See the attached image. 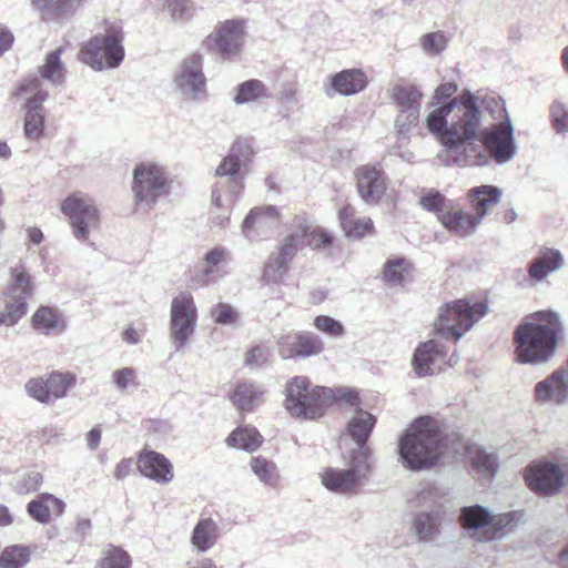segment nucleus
I'll list each match as a JSON object with an SVG mask.
<instances>
[{"label": "nucleus", "mask_w": 568, "mask_h": 568, "mask_svg": "<svg viewBox=\"0 0 568 568\" xmlns=\"http://www.w3.org/2000/svg\"><path fill=\"white\" fill-rule=\"evenodd\" d=\"M427 131L445 149L439 156L447 165L473 168L510 162L517 154L515 128L505 101L481 91L463 93L430 110L424 121Z\"/></svg>", "instance_id": "f257e3e1"}, {"label": "nucleus", "mask_w": 568, "mask_h": 568, "mask_svg": "<svg viewBox=\"0 0 568 568\" xmlns=\"http://www.w3.org/2000/svg\"><path fill=\"white\" fill-rule=\"evenodd\" d=\"M564 332L559 313L545 310L530 314L514 333L516 361L529 365L546 364L554 357Z\"/></svg>", "instance_id": "f03ea898"}, {"label": "nucleus", "mask_w": 568, "mask_h": 568, "mask_svg": "<svg viewBox=\"0 0 568 568\" xmlns=\"http://www.w3.org/2000/svg\"><path fill=\"white\" fill-rule=\"evenodd\" d=\"M445 448L438 420L430 416H420L399 439V460L412 470L430 468L438 463Z\"/></svg>", "instance_id": "7ed1b4c3"}, {"label": "nucleus", "mask_w": 568, "mask_h": 568, "mask_svg": "<svg viewBox=\"0 0 568 568\" xmlns=\"http://www.w3.org/2000/svg\"><path fill=\"white\" fill-rule=\"evenodd\" d=\"M284 408L295 418H320L334 398L333 390L327 387L312 386L305 376L288 379L284 388Z\"/></svg>", "instance_id": "20e7f679"}, {"label": "nucleus", "mask_w": 568, "mask_h": 568, "mask_svg": "<svg viewBox=\"0 0 568 568\" xmlns=\"http://www.w3.org/2000/svg\"><path fill=\"white\" fill-rule=\"evenodd\" d=\"M123 39L122 28L109 24L82 44L79 60L97 71L118 68L124 59Z\"/></svg>", "instance_id": "39448f33"}, {"label": "nucleus", "mask_w": 568, "mask_h": 568, "mask_svg": "<svg viewBox=\"0 0 568 568\" xmlns=\"http://www.w3.org/2000/svg\"><path fill=\"white\" fill-rule=\"evenodd\" d=\"M171 182L163 165L142 162L133 170L132 192L138 212L146 213L158 200L169 193Z\"/></svg>", "instance_id": "423d86ee"}, {"label": "nucleus", "mask_w": 568, "mask_h": 568, "mask_svg": "<svg viewBox=\"0 0 568 568\" xmlns=\"http://www.w3.org/2000/svg\"><path fill=\"white\" fill-rule=\"evenodd\" d=\"M487 313L484 302L470 304L458 300L443 305L434 323L435 333L446 339L458 341Z\"/></svg>", "instance_id": "0eeeda50"}, {"label": "nucleus", "mask_w": 568, "mask_h": 568, "mask_svg": "<svg viewBox=\"0 0 568 568\" xmlns=\"http://www.w3.org/2000/svg\"><path fill=\"white\" fill-rule=\"evenodd\" d=\"M519 518L518 511L494 515L480 505L464 507L459 515V521L467 535L480 542L496 539L504 529H513Z\"/></svg>", "instance_id": "6e6552de"}, {"label": "nucleus", "mask_w": 568, "mask_h": 568, "mask_svg": "<svg viewBox=\"0 0 568 568\" xmlns=\"http://www.w3.org/2000/svg\"><path fill=\"white\" fill-rule=\"evenodd\" d=\"M60 210L68 219L72 234L78 241L87 242L90 232L100 226V210L95 201L85 193H71L62 201Z\"/></svg>", "instance_id": "1a4fd4ad"}, {"label": "nucleus", "mask_w": 568, "mask_h": 568, "mask_svg": "<svg viewBox=\"0 0 568 568\" xmlns=\"http://www.w3.org/2000/svg\"><path fill=\"white\" fill-rule=\"evenodd\" d=\"M368 471V448L359 447L352 452L348 468L328 467L321 474V481L332 493L349 494L357 489Z\"/></svg>", "instance_id": "9d476101"}, {"label": "nucleus", "mask_w": 568, "mask_h": 568, "mask_svg": "<svg viewBox=\"0 0 568 568\" xmlns=\"http://www.w3.org/2000/svg\"><path fill=\"white\" fill-rule=\"evenodd\" d=\"M197 308L190 292H180L170 306L169 336L176 352H181L194 335Z\"/></svg>", "instance_id": "9b49d317"}, {"label": "nucleus", "mask_w": 568, "mask_h": 568, "mask_svg": "<svg viewBox=\"0 0 568 568\" xmlns=\"http://www.w3.org/2000/svg\"><path fill=\"white\" fill-rule=\"evenodd\" d=\"M245 38L244 20H224L215 24L211 33L204 39L203 47L212 54L231 60L242 51Z\"/></svg>", "instance_id": "f8f14e48"}, {"label": "nucleus", "mask_w": 568, "mask_h": 568, "mask_svg": "<svg viewBox=\"0 0 568 568\" xmlns=\"http://www.w3.org/2000/svg\"><path fill=\"white\" fill-rule=\"evenodd\" d=\"M203 57L193 53L185 58L173 75L175 94L183 102H196L206 95Z\"/></svg>", "instance_id": "ddd939ff"}, {"label": "nucleus", "mask_w": 568, "mask_h": 568, "mask_svg": "<svg viewBox=\"0 0 568 568\" xmlns=\"http://www.w3.org/2000/svg\"><path fill=\"white\" fill-rule=\"evenodd\" d=\"M18 95L27 99L23 118V134L27 139L38 141L43 136L45 114L42 103L48 98V92L40 88L38 79L29 80L22 83Z\"/></svg>", "instance_id": "4468645a"}, {"label": "nucleus", "mask_w": 568, "mask_h": 568, "mask_svg": "<svg viewBox=\"0 0 568 568\" xmlns=\"http://www.w3.org/2000/svg\"><path fill=\"white\" fill-rule=\"evenodd\" d=\"M568 473V463L560 465L550 460L531 463L525 470L527 485L545 496L558 494L565 485L564 475Z\"/></svg>", "instance_id": "2eb2a0df"}, {"label": "nucleus", "mask_w": 568, "mask_h": 568, "mask_svg": "<svg viewBox=\"0 0 568 568\" xmlns=\"http://www.w3.org/2000/svg\"><path fill=\"white\" fill-rule=\"evenodd\" d=\"M254 155L252 140L239 138L232 144L230 152L216 166L215 175L220 178H231V180L219 182L217 184L227 185L229 182L240 179L243 181L242 173L248 168ZM244 184V182H242Z\"/></svg>", "instance_id": "dca6fc26"}, {"label": "nucleus", "mask_w": 568, "mask_h": 568, "mask_svg": "<svg viewBox=\"0 0 568 568\" xmlns=\"http://www.w3.org/2000/svg\"><path fill=\"white\" fill-rule=\"evenodd\" d=\"M356 190L366 204L379 203L386 194V181L382 170L372 164H365L355 170Z\"/></svg>", "instance_id": "f3484780"}, {"label": "nucleus", "mask_w": 568, "mask_h": 568, "mask_svg": "<svg viewBox=\"0 0 568 568\" xmlns=\"http://www.w3.org/2000/svg\"><path fill=\"white\" fill-rule=\"evenodd\" d=\"M280 216L278 209L272 205L252 209L241 226L243 236L250 242L266 236L271 230L278 225Z\"/></svg>", "instance_id": "a211bd4d"}, {"label": "nucleus", "mask_w": 568, "mask_h": 568, "mask_svg": "<svg viewBox=\"0 0 568 568\" xmlns=\"http://www.w3.org/2000/svg\"><path fill=\"white\" fill-rule=\"evenodd\" d=\"M278 354L282 358L310 357L324 351V342L317 335L302 332L295 335H283L277 341Z\"/></svg>", "instance_id": "6ab92c4d"}, {"label": "nucleus", "mask_w": 568, "mask_h": 568, "mask_svg": "<svg viewBox=\"0 0 568 568\" xmlns=\"http://www.w3.org/2000/svg\"><path fill=\"white\" fill-rule=\"evenodd\" d=\"M535 398L541 404H565L568 400V371L562 366L538 382Z\"/></svg>", "instance_id": "aec40b11"}, {"label": "nucleus", "mask_w": 568, "mask_h": 568, "mask_svg": "<svg viewBox=\"0 0 568 568\" xmlns=\"http://www.w3.org/2000/svg\"><path fill=\"white\" fill-rule=\"evenodd\" d=\"M367 83V77L362 69H345L329 77L328 84H325V94L328 98L334 94L354 95L362 92Z\"/></svg>", "instance_id": "412c9836"}, {"label": "nucleus", "mask_w": 568, "mask_h": 568, "mask_svg": "<svg viewBox=\"0 0 568 568\" xmlns=\"http://www.w3.org/2000/svg\"><path fill=\"white\" fill-rule=\"evenodd\" d=\"M138 469L146 478L158 484H169L174 477L172 463L154 450H143L138 457Z\"/></svg>", "instance_id": "4be33fe9"}, {"label": "nucleus", "mask_w": 568, "mask_h": 568, "mask_svg": "<svg viewBox=\"0 0 568 568\" xmlns=\"http://www.w3.org/2000/svg\"><path fill=\"white\" fill-rule=\"evenodd\" d=\"M244 184L240 179H235L225 184H215L212 190V204L221 210V214L213 217V224L219 227H225L229 224L230 216L236 197L243 191Z\"/></svg>", "instance_id": "5701e85b"}, {"label": "nucleus", "mask_w": 568, "mask_h": 568, "mask_svg": "<svg viewBox=\"0 0 568 568\" xmlns=\"http://www.w3.org/2000/svg\"><path fill=\"white\" fill-rule=\"evenodd\" d=\"M446 351L436 341L422 343L415 351L413 366L416 374L422 376L433 375L442 369L445 363Z\"/></svg>", "instance_id": "b1692460"}, {"label": "nucleus", "mask_w": 568, "mask_h": 568, "mask_svg": "<svg viewBox=\"0 0 568 568\" xmlns=\"http://www.w3.org/2000/svg\"><path fill=\"white\" fill-rule=\"evenodd\" d=\"M439 221L450 233L460 237L474 234L481 223L474 213L465 212L453 203L445 213L439 214Z\"/></svg>", "instance_id": "393cba45"}, {"label": "nucleus", "mask_w": 568, "mask_h": 568, "mask_svg": "<svg viewBox=\"0 0 568 568\" xmlns=\"http://www.w3.org/2000/svg\"><path fill=\"white\" fill-rule=\"evenodd\" d=\"M565 257L559 250L544 247L534 257L528 267V276L532 284L541 283L550 274L562 268Z\"/></svg>", "instance_id": "a878e982"}, {"label": "nucleus", "mask_w": 568, "mask_h": 568, "mask_svg": "<svg viewBox=\"0 0 568 568\" xmlns=\"http://www.w3.org/2000/svg\"><path fill=\"white\" fill-rule=\"evenodd\" d=\"M33 290V276L21 262L10 268V285L7 293L8 302L10 304H22L23 315L27 312V300L32 295Z\"/></svg>", "instance_id": "bb28decb"}, {"label": "nucleus", "mask_w": 568, "mask_h": 568, "mask_svg": "<svg viewBox=\"0 0 568 568\" xmlns=\"http://www.w3.org/2000/svg\"><path fill=\"white\" fill-rule=\"evenodd\" d=\"M501 194V190L494 185H480L468 190V202L480 222L500 202Z\"/></svg>", "instance_id": "cd10ccee"}, {"label": "nucleus", "mask_w": 568, "mask_h": 568, "mask_svg": "<svg viewBox=\"0 0 568 568\" xmlns=\"http://www.w3.org/2000/svg\"><path fill=\"white\" fill-rule=\"evenodd\" d=\"M442 517L438 510H425L415 514L410 530L418 542L432 541L439 534Z\"/></svg>", "instance_id": "c85d7f7f"}, {"label": "nucleus", "mask_w": 568, "mask_h": 568, "mask_svg": "<svg viewBox=\"0 0 568 568\" xmlns=\"http://www.w3.org/2000/svg\"><path fill=\"white\" fill-rule=\"evenodd\" d=\"M265 389L262 385L244 381L239 382L231 395V402L241 410H252L263 402Z\"/></svg>", "instance_id": "c756f323"}, {"label": "nucleus", "mask_w": 568, "mask_h": 568, "mask_svg": "<svg viewBox=\"0 0 568 568\" xmlns=\"http://www.w3.org/2000/svg\"><path fill=\"white\" fill-rule=\"evenodd\" d=\"M33 7L49 21H63L72 17L80 0H32Z\"/></svg>", "instance_id": "7c9ffc66"}, {"label": "nucleus", "mask_w": 568, "mask_h": 568, "mask_svg": "<svg viewBox=\"0 0 568 568\" xmlns=\"http://www.w3.org/2000/svg\"><path fill=\"white\" fill-rule=\"evenodd\" d=\"M389 97L397 111L420 112L423 92L417 85L409 83L395 84L389 91Z\"/></svg>", "instance_id": "2f4dec72"}, {"label": "nucleus", "mask_w": 568, "mask_h": 568, "mask_svg": "<svg viewBox=\"0 0 568 568\" xmlns=\"http://www.w3.org/2000/svg\"><path fill=\"white\" fill-rule=\"evenodd\" d=\"M220 538V527L217 523L207 517L201 518L193 528L191 535V545L199 551L210 550Z\"/></svg>", "instance_id": "473e14b6"}, {"label": "nucleus", "mask_w": 568, "mask_h": 568, "mask_svg": "<svg viewBox=\"0 0 568 568\" xmlns=\"http://www.w3.org/2000/svg\"><path fill=\"white\" fill-rule=\"evenodd\" d=\"M64 503L50 494H42L32 499L28 506V514L40 524H48L51 520V513L61 515L64 511Z\"/></svg>", "instance_id": "72a5a7b5"}, {"label": "nucleus", "mask_w": 568, "mask_h": 568, "mask_svg": "<svg viewBox=\"0 0 568 568\" xmlns=\"http://www.w3.org/2000/svg\"><path fill=\"white\" fill-rule=\"evenodd\" d=\"M338 217L346 236L349 239H361L374 231L371 219H355V209L352 205H345L339 211Z\"/></svg>", "instance_id": "f704fd0d"}, {"label": "nucleus", "mask_w": 568, "mask_h": 568, "mask_svg": "<svg viewBox=\"0 0 568 568\" xmlns=\"http://www.w3.org/2000/svg\"><path fill=\"white\" fill-rule=\"evenodd\" d=\"M307 220L303 216H295L290 233L284 237L280 250L285 256L294 258L296 253L306 245Z\"/></svg>", "instance_id": "c9c22d12"}, {"label": "nucleus", "mask_w": 568, "mask_h": 568, "mask_svg": "<svg viewBox=\"0 0 568 568\" xmlns=\"http://www.w3.org/2000/svg\"><path fill=\"white\" fill-rule=\"evenodd\" d=\"M376 418L368 412L358 409L349 419L347 432L357 444V448H366L365 444L375 426Z\"/></svg>", "instance_id": "e433bc0d"}, {"label": "nucleus", "mask_w": 568, "mask_h": 568, "mask_svg": "<svg viewBox=\"0 0 568 568\" xmlns=\"http://www.w3.org/2000/svg\"><path fill=\"white\" fill-rule=\"evenodd\" d=\"M268 88L260 80L251 79L240 83L235 88L233 101L235 104H247L270 99Z\"/></svg>", "instance_id": "4c0bfd02"}, {"label": "nucleus", "mask_w": 568, "mask_h": 568, "mask_svg": "<svg viewBox=\"0 0 568 568\" xmlns=\"http://www.w3.org/2000/svg\"><path fill=\"white\" fill-rule=\"evenodd\" d=\"M33 327L43 334L61 333L65 329V322L55 310L42 306L32 316Z\"/></svg>", "instance_id": "58836bf2"}, {"label": "nucleus", "mask_w": 568, "mask_h": 568, "mask_svg": "<svg viewBox=\"0 0 568 568\" xmlns=\"http://www.w3.org/2000/svg\"><path fill=\"white\" fill-rule=\"evenodd\" d=\"M250 467L257 479L265 486L275 488L278 486L281 475L274 462L263 456L253 457Z\"/></svg>", "instance_id": "ea45409f"}, {"label": "nucleus", "mask_w": 568, "mask_h": 568, "mask_svg": "<svg viewBox=\"0 0 568 568\" xmlns=\"http://www.w3.org/2000/svg\"><path fill=\"white\" fill-rule=\"evenodd\" d=\"M226 442L229 446L252 452L260 447L263 437L255 427L243 426L233 430Z\"/></svg>", "instance_id": "a19ab883"}, {"label": "nucleus", "mask_w": 568, "mask_h": 568, "mask_svg": "<svg viewBox=\"0 0 568 568\" xmlns=\"http://www.w3.org/2000/svg\"><path fill=\"white\" fill-rule=\"evenodd\" d=\"M62 48L50 52L43 65L39 68L41 78L51 82L53 85H61L65 78V65L60 59Z\"/></svg>", "instance_id": "79ce46f5"}, {"label": "nucleus", "mask_w": 568, "mask_h": 568, "mask_svg": "<svg viewBox=\"0 0 568 568\" xmlns=\"http://www.w3.org/2000/svg\"><path fill=\"white\" fill-rule=\"evenodd\" d=\"M410 277V263L404 257L390 258L384 266V280L392 286H400Z\"/></svg>", "instance_id": "37998d69"}, {"label": "nucleus", "mask_w": 568, "mask_h": 568, "mask_svg": "<svg viewBox=\"0 0 568 568\" xmlns=\"http://www.w3.org/2000/svg\"><path fill=\"white\" fill-rule=\"evenodd\" d=\"M469 458L473 467L483 476H493L497 471V456L495 454L487 453L479 446L469 448Z\"/></svg>", "instance_id": "c03bdc74"}, {"label": "nucleus", "mask_w": 568, "mask_h": 568, "mask_svg": "<svg viewBox=\"0 0 568 568\" xmlns=\"http://www.w3.org/2000/svg\"><path fill=\"white\" fill-rule=\"evenodd\" d=\"M47 388L50 403L63 398L68 389L74 384L75 377L70 373L53 372L47 378Z\"/></svg>", "instance_id": "a18cd8bd"}, {"label": "nucleus", "mask_w": 568, "mask_h": 568, "mask_svg": "<svg viewBox=\"0 0 568 568\" xmlns=\"http://www.w3.org/2000/svg\"><path fill=\"white\" fill-rule=\"evenodd\" d=\"M292 261L293 260L285 256L281 250L272 253L264 267V277L271 282H281L283 275L288 271Z\"/></svg>", "instance_id": "49530a36"}, {"label": "nucleus", "mask_w": 568, "mask_h": 568, "mask_svg": "<svg viewBox=\"0 0 568 568\" xmlns=\"http://www.w3.org/2000/svg\"><path fill=\"white\" fill-rule=\"evenodd\" d=\"M164 11L174 22H184L193 17L195 10L194 0H165Z\"/></svg>", "instance_id": "de8ad7c7"}, {"label": "nucleus", "mask_w": 568, "mask_h": 568, "mask_svg": "<svg viewBox=\"0 0 568 568\" xmlns=\"http://www.w3.org/2000/svg\"><path fill=\"white\" fill-rule=\"evenodd\" d=\"M420 112L416 111H397L394 130L399 139L408 140L413 129L419 123Z\"/></svg>", "instance_id": "09e8293b"}, {"label": "nucleus", "mask_w": 568, "mask_h": 568, "mask_svg": "<svg viewBox=\"0 0 568 568\" xmlns=\"http://www.w3.org/2000/svg\"><path fill=\"white\" fill-rule=\"evenodd\" d=\"M29 550L23 546L7 547L0 556L1 568H22L29 561Z\"/></svg>", "instance_id": "8fccbe9b"}, {"label": "nucleus", "mask_w": 568, "mask_h": 568, "mask_svg": "<svg viewBox=\"0 0 568 568\" xmlns=\"http://www.w3.org/2000/svg\"><path fill=\"white\" fill-rule=\"evenodd\" d=\"M130 555L119 547H110L104 555L98 568H131Z\"/></svg>", "instance_id": "3c124183"}, {"label": "nucleus", "mask_w": 568, "mask_h": 568, "mask_svg": "<svg viewBox=\"0 0 568 568\" xmlns=\"http://www.w3.org/2000/svg\"><path fill=\"white\" fill-rule=\"evenodd\" d=\"M447 41L444 32L435 31L420 37L419 44L427 55H437L446 49Z\"/></svg>", "instance_id": "603ef678"}, {"label": "nucleus", "mask_w": 568, "mask_h": 568, "mask_svg": "<svg viewBox=\"0 0 568 568\" xmlns=\"http://www.w3.org/2000/svg\"><path fill=\"white\" fill-rule=\"evenodd\" d=\"M419 204L423 209L434 212L439 219V214L445 213L447 206L452 205L450 201H446L444 195L437 191H429L420 196Z\"/></svg>", "instance_id": "864d4df0"}, {"label": "nucleus", "mask_w": 568, "mask_h": 568, "mask_svg": "<svg viewBox=\"0 0 568 568\" xmlns=\"http://www.w3.org/2000/svg\"><path fill=\"white\" fill-rule=\"evenodd\" d=\"M440 497L442 493L437 487L427 485L416 494V496L412 499V504L414 507H426L432 510Z\"/></svg>", "instance_id": "5fc2aeb1"}, {"label": "nucleus", "mask_w": 568, "mask_h": 568, "mask_svg": "<svg viewBox=\"0 0 568 568\" xmlns=\"http://www.w3.org/2000/svg\"><path fill=\"white\" fill-rule=\"evenodd\" d=\"M41 481L42 476L39 471H27L16 480L13 489L20 495H26L37 490L40 487Z\"/></svg>", "instance_id": "6e6d98bb"}, {"label": "nucleus", "mask_w": 568, "mask_h": 568, "mask_svg": "<svg viewBox=\"0 0 568 568\" xmlns=\"http://www.w3.org/2000/svg\"><path fill=\"white\" fill-rule=\"evenodd\" d=\"M314 326L329 337H339L344 334L341 322L327 315H318L314 318Z\"/></svg>", "instance_id": "4d7b16f0"}, {"label": "nucleus", "mask_w": 568, "mask_h": 568, "mask_svg": "<svg viewBox=\"0 0 568 568\" xmlns=\"http://www.w3.org/2000/svg\"><path fill=\"white\" fill-rule=\"evenodd\" d=\"M332 243V236L321 227H314L307 221L306 245L313 248L326 247Z\"/></svg>", "instance_id": "13d9d810"}, {"label": "nucleus", "mask_w": 568, "mask_h": 568, "mask_svg": "<svg viewBox=\"0 0 568 568\" xmlns=\"http://www.w3.org/2000/svg\"><path fill=\"white\" fill-rule=\"evenodd\" d=\"M211 315L216 323L223 325L234 324L240 316L231 305L224 303L215 305L211 311Z\"/></svg>", "instance_id": "bf43d9fd"}, {"label": "nucleus", "mask_w": 568, "mask_h": 568, "mask_svg": "<svg viewBox=\"0 0 568 568\" xmlns=\"http://www.w3.org/2000/svg\"><path fill=\"white\" fill-rule=\"evenodd\" d=\"M458 90V85L455 82H446L439 84L433 94V100L435 101V108L433 110L438 109L439 106L449 103L456 97H453Z\"/></svg>", "instance_id": "052dcab7"}, {"label": "nucleus", "mask_w": 568, "mask_h": 568, "mask_svg": "<svg viewBox=\"0 0 568 568\" xmlns=\"http://www.w3.org/2000/svg\"><path fill=\"white\" fill-rule=\"evenodd\" d=\"M550 113L555 130L558 133H566L568 131V108L560 102H555L550 108Z\"/></svg>", "instance_id": "680f3d73"}, {"label": "nucleus", "mask_w": 568, "mask_h": 568, "mask_svg": "<svg viewBox=\"0 0 568 568\" xmlns=\"http://www.w3.org/2000/svg\"><path fill=\"white\" fill-rule=\"evenodd\" d=\"M26 390L29 396L37 400L49 404L50 398L47 388V381L43 378H32L26 384Z\"/></svg>", "instance_id": "e2e57ef3"}, {"label": "nucleus", "mask_w": 568, "mask_h": 568, "mask_svg": "<svg viewBox=\"0 0 568 568\" xmlns=\"http://www.w3.org/2000/svg\"><path fill=\"white\" fill-rule=\"evenodd\" d=\"M136 372L133 367H123L112 374V382L119 390H123L131 385H135Z\"/></svg>", "instance_id": "0e129e2a"}, {"label": "nucleus", "mask_w": 568, "mask_h": 568, "mask_svg": "<svg viewBox=\"0 0 568 568\" xmlns=\"http://www.w3.org/2000/svg\"><path fill=\"white\" fill-rule=\"evenodd\" d=\"M229 256V251L224 246H216L209 251L204 256V262L207 266L205 271L206 274L213 272V270L220 264L226 262Z\"/></svg>", "instance_id": "69168bd1"}, {"label": "nucleus", "mask_w": 568, "mask_h": 568, "mask_svg": "<svg viewBox=\"0 0 568 568\" xmlns=\"http://www.w3.org/2000/svg\"><path fill=\"white\" fill-rule=\"evenodd\" d=\"M22 316V304H10L7 301L4 311H0V325L13 326Z\"/></svg>", "instance_id": "338daca9"}, {"label": "nucleus", "mask_w": 568, "mask_h": 568, "mask_svg": "<svg viewBox=\"0 0 568 568\" xmlns=\"http://www.w3.org/2000/svg\"><path fill=\"white\" fill-rule=\"evenodd\" d=\"M270 356V348L264 345L253 347L245 357V364L250 367L263 365Z\"/></svg>", "instance_id": "774afa93"}]
</instances>
